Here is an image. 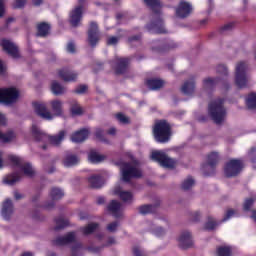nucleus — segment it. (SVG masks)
<instances>
[{
  "label": "nucleus",
  "mask_w": 256,
  "mask_h": 256,
  "mask_svg": "<svg viewBox=\"0 0 256 256\" xmlns=\"http://www.w3.org/2000/svg\"><path fill=\"white\" fill-rule=\"evenodd\" d=\"M32 105L36 115L44 119V121H53L55 117H63V102L61 100H52L50 102L52 113L47 109V105L43 103L34 102Z\"/></svg>",
  "instance_id": "nucleus-1"
},
{
  "label": "nucleus",
  "mask_w": 256,
  "mask_h": 256,
  "mask_svg": "<svg viewBox=\"0 0 256 256\" xmlns=\"http://www.w3.org/2000/svg\"><path fill=\"white\" fill-rule=\"evenodd\" d=\"M31 133L32 137H34L35 141L38 143H41V141H47L48 139L51 145H54V147H59V145L63 143L67 132L65 130H61L56 135L48 136L47 133L43 132V130L37 126V124H33L31 127Z\"/></svg>",
  "instance_id": "nucleus-2"
},
{
  "label": "nucleus",
  "mask_w": 256,
  "mask_h": 256,
  "mask_svg": "<svg viewBox=\"0 0 256 256\" xmlns=\"http://www.w3.org/2000/svg\"><path fill=\"white\" fill-rule=\"evenodd\" d=\"M153 135L156 143H169L173 135L171 124L165 120H158L153 127Z\"/></svg>",
  "instance_id": "nucleus-3"
},
{
  "label": "nucleus",
  "mask_w": 256,
  "mask_h": 256,
  "mask_svg": "<svg viewBox=\"0 0 256 256\" xmlns=\"http://www.w3.org/2000/svg\"><path fill=\"white\" fill-rule=\"evenodd\" d=\"M224 103L225 100L223 98H217L208 105V115L216 125H221V123L225 121L227 110H225V106H223Z\"/></svg>",
  "instance_id": "nucleus-4"
},
{
  "label": "nucleus",
  "mask_w": 256,
  "mask_h": 256,
  "mask_svg": "<svg viewBox=\"0 0 256 256\" xmlns=\"http://www.w3.org/2000/svg\"><path fill=\"white\" fill-rule=\"evenodd\" d=\"M243 169H245L243 158H232L224 164V177L226 179L239 177L240 173H243Z\"/></svg>",
  "instance_id": "nucleus-5"
},
{
  "label": "nucleus",
  "mask_w": 256,
  "mask_h": 256,
  "mask_svg": "<svg viewBox=\"0 0 256 256\" xmlns=\"http://www.w3.org/2000/svg\"><path fill=\"white\" fill-rule=\"evenodd\" d=\"M123 183H131L132 179H141L143 173L131 162H123L120 166Z\"/></svg>",
  "instance_id": "nucleus-6"
},
{
  "label": "nucleus",
  "mask_w": 256,
  "mask_h": 256,
  "mask_svg": "<svg viewBox=\"0 0 256 256\" xmlns=\"http://www.w3.org/2000/svg\"><path fill=\"white\" fill-rule=\"evenodd\" d=\"M151 159L155 163H158L160 167L164 169H175L177 167V159L168 157L165 152L153 151L151 154Z\"/></svg>",
  "instance_id": "nucleus-7"
},
{
  "label": "nucleus",
  "mask_w": 256,
  "mask_h": 256,
  "mask_svg": "<svg viewBox=\"0 0 256 256\" xmlns=\"http://www.w3.org/2000/svg\"><path fill=\"white\" fill-rule=\"evenodd\" d=\"M179 47V44H177L173 40H154L152 41V51L155 53H168V51H173L174 49H177Z\"/></svg>",
  "instance_id": "nucleus-8"
},
{
  "label": "nucleus",
  "mask_w": 256,
  "mask_h": 256,
  "mask_svg": "<svg viewBox=\"0 0 256 256\" xmlns=\"http://www.w3.org/2000/svg\"><path fill=\"white\" fill-rule=\"evenodd\" d=\"M17 99H19V90L17 88H0V103L13 105V103H17Z\"/></svg>",
  "instance_id": "nucleus-9"
},
{
  "label": "nucleus",
  "mask_w": 256,
  "mask_h": 256,
  "mask_svg": "<svg viewBox=\"0 0 256 256\" xmlns=\"http://www.w3.org/2000/svg\"><path fill=\"white\" fill-rule=\"evenodd\" d=\"M235 83L238 89L247 88V64L245 62H240L236 66L235 72Z\"/></svg>",
  "instance_id": "nucleus-10"
},
{
  "label": "nucleus",
  "mask_w": 256,
  "mask_h": 256,
  "mask_svg": "<svg viewBox=\"0 0 256 256\" xmlns=\"http://www.w3.org/2000/svg\"><path fill=\"white\" fill-rule=\"evenodd\" d=\"M156 16V18H153L148 24H146L145 28L149 33L163 35L167 33V30L165 29V22L163 21V18H161V15Z\"/></svg>",
  "instance_id": "nucleus-11"
},
{
  "label": "nucleus",
  "mask_w": 256,
  "mask_h": 256,
  "mask_svg": "<svg viewBox=\"0 0 256 256\" xmlns=\"http://www.w3.org/2000/svg\"><path fill=\"white\" fill-rule=\"evenodd\" d=\"M174 11L178 19H187L193 14V5L187 0H180L178 5L174 7Z\"/></svg>",
  "instance_id": "nucleus-12"
},
{
  "label": "nucleus",
  "mask_w": 256,
  "mask_h": 256,
  "mask_svg": "<svg viewBox=\"0 0 256 256\" xmlns=\"http://www.w3.org/2000/svg\"><path fill=\"white\" fill-rule=\"evenodd\" d=\"M0 45L3 48V51H5L9 57H12V59H19L21 57L19 47L11 42V40L2 39Z\"/></svg>",
  "instance_id": "nucleus-13"
},
{
  "label": "nucleus",
  "mask_w": 256,
  "mask_h": 256,
  "mask_svg": "<svg viewBox=\"0 0 256 256\" xmlns=\"http://www.w3.org/2000/svg\"><path fill=\"white\" fill-rule=\"evenodd\" d=\"M69 23L71 27L77 29V27H81V21H83V6H76L69 14Z\"/></svg>",
  "instance_id": "nucleus-14"
},
{
  "label": "nucleus",
  "mask_w": 256,
  "mask_h": 256,
  "mask_svg": "<svg viewBox=\"0 0 256 256\" xmlns=\"http://www.w3.org/2000/svg\"><path fill=\"white\" fill-rule=\"evenodd\" d=\"M99 24L97 22L92 21L90 22L88 28V43L90 47L95 48L97 47V43H99Z\"/></svg>",
  "instance_id": "nucleus-15"
},
{
  "label": "nucleus",
  "mask_w": 256,
  "mask_h": 256,
  "mask_svg": "<svg viewBox=\"0 0 256 256\" xmlns=\"http://www.w3.org/2000/svg\"><path fill=\"white\" fill-rule=\"evenodd\" d=\"M81 162V158H79V155L77 153L67 150L64 152L63 158H62V165L66 168L76 167L78 163Z\"/></svg>",
  "instance_id": "nucleus-16"
},
{
  "label": "nucleus",
  "mask_w": 256,
  "mask_h": 256,
  "mask_svg": "<svg viewBox=\"0 0 256 256\" xmlns=\"http://www.w3.org/2000/svg\"><path fill=\"white\" fill-rule=\"evenodd\" d=\"M75 239V232H68L65 236H58L56 239L52 240V245L54 247H64V245L75 243Z\"/></svg>",
  "instance_id": "nucleus-17"
},
{
  "label": "nucleus",
  "mask_w": 256,
  "mask_h": 256,
  "mask_svg": "<svg viewBox=\"0 0 256 256\" xmlns=\"http://www.w3.org/2000/svg\"><path fill=\"white\" fill-rule=\"evenodd\" d=\"M58 77H60V79L66 83H73L77 81L79 74L69 68H62L58 70Z\"/></svg>",
  "instance_id": "nucleus-18"
},
{
  "label": "nucleus",
  "mask_w": 256,
  "mask_h": 256,
  "mask_svg": "<svg viewBox=\"0 0 256 256\" xmlns=\"http://www.w3.org/2000/svg\"><path fill=\"white\" fill-rule=\"evenodd\" d=\"M129 63H131V59L129 58H117L114 68L115 74L125 75L129 71Z\"/></svg>",
  "instance_id": "nucleus-19"
},
{
  "label": "nucleus",
  "mask_w": 256,
  "mask_h": 256,
  "mask_svg": "<svg viewBox=\"0 0 256 256\" xmlns=\"http://www.w3.org/2000/svg\"><path fill=\"white\" fill-rule=\"evenodd\" d=\"M178 243L180 249H191V247H193V236L191 235V232H182L180 237L178 238Z\"/></svg>",
  "instance_id": "nucleus-20"
},
{
  "label": "nucleus",
  "mask_w": 256,
  "mask_h": 256,
  "mask_svg": "<svg viewBox=\"0 0 256 256\" xmlns=\"http://www.w3.org/2000/svg\"><path fill=\"white\" fill-rule=\"evenodd\" d=\"M144 84L149 91H159V89L165 87V81L161 78H147L145 79Z\"/></svg>",
  "instance_id": "nucleus-21"
},
{
  "label": "nucleus",
  "mask_w": 256,
  "mask_h": 256,
  "mask_svg": "<svg viewBox=\"0 0 256 256\" xmlns=\"http://www.w3.org/2000/svg\"><path fill=\"white\" fill-rule=\"evenodd\" d=\"M51 35V24L47 22H40L36 25V37H49Z\"/></svg>",
  "instance_id": "nucleus-22"
},
{
  "label": "nucleus",
  "mask_w": 256,
  "mask_h": 256,
  "mask_svg": "<svg viewBox=\"0 0 256 256\" xmlns=\"http://www.w3.org/2000/svg\"><path fill=\"white\" fill-rule=\"evenodd\" d=\"M90 189H101L104 185L103 176L99 174H93L87 178Z\"/></svg>",
  "instance_id": "nucleus-23"
},
{
  "label": "nucleus",
  "mask_w": 256,
  "mask_h": 256,
  "mask_svg": "<svg viewBox=\"0 0 256 256\" xmlns=\"http://www.w3.org/2000/svg\"><path fill=\"white\" fill-rule=\"evenodd\" d=\"M144 5L152 11L154 15H161V9H163V4H161V0H143Z\"/></svg>",
  "instance_id": "nucleus-24"
},
{
  "label": "nucleus",
  "mask_w": 256,
  "mask_h": 256,
  "mask_svg": "<svg viewBox=\"0 0 256 256\" xmlns=\"http://www.w3.org/2000/svg\"><path fill=\"white\" fill-rule=\"evenodd\" d=\"M89 138V130L86 128H82L76 132H74L71 136V141L73 143H83L86 139Z\"/></svg>",
  "instance_id": "nucleus-25"
},
{
  "label": "nucleus",
  "mask_w": 256,
  "mask_h": 256,
  "mask_svg": "<svg viewBox=\"0 0 256 256\" xmlns=\"http://www.w3.org/2000/svg\"><path fill=\"white\" fill-rule=\"evenodd\" d=\"M2 217L6 219V221H9L11 219V216L13 215V202L11 199L7 198L2 205Z\"/></svg>",
  "instance_id": "nucleus-26"
},
{
  "label": "nucleus",
  "mask_w": 256,
  "mask_h": 256,
  "mask_svg": "<svg viewBox=\"0 0 256 256\" xmlns=\"http://www.w3.org/2000/svg\"><path fill=\"white\" fill-rule=\"evenodd\" d=\"M181 92L184 95H193L195 93V77L186 80L181 87Z\"/></svg>",
  "instance_id": "nucleus-27"
},
{
  "label": "nucleus",
  "mask_w": 256,
  "mask_h": 256,
  "mask_svg": "<svg viewBox=\"0 0 256 256\" xmlns=\"http://www.w3.org/2000/svg\"><path fill=\"white\" fill-rule=\"evenodd\" d=\"M219 161H221V156H219V152L213 151L207 155L206 163L210 165L212 172L215 170V167L219 165Z\"/></svg>",
  "instance_id": "nucleus-28"
},
{
  "label": "nucleus",
  "mask_w": 256,
  "mask_h": 256,
  "mask_svg": "<svg viewBox=\"0 0 256 256\" xmlns=\"http://www.w3.org/2000/svg\"><path fill=\"white\" fill-rule=\"evenodd\" d=\"M53 95H55L56 97H59L61 95H65L66 93V89L63 85H61V83H59L57 80H53L51 83V87H50Z\"/></svg>",
  "instance_id": "nucleus-29"
},
{
  "label": "nucleus",
  "mask_w": 256,
  "mask_h": 256,
  "mask_svg": "<svg viewBox=\"0 0 256 256\" xmlns=\"http://www.w3.org/2000/svg\"><path fill=\"white\" fill-rule=\"evenodd\" d=\"M106 209L109 213H112L114 217H119V211H121V202L111 200Z\"/></svg>",
  "instance_id": "nucleus-30"
},
{
  "label": "nucleus",
  "mask_w": 256,
  "mask_h": 256,
  "mask_svg": "<svg viewBox=\"0 0 256 256\" xmlns=\"http://www.w3.org/2000/svg\"><path fill=\"white\" fill-rule=\"evenodd\" d=\"M115 194L118 195L124 203H133V193L131 191L115 190Z\"/></svg>",
  "instance_id": "nucleus-31"
},
{
  "label": "nucleus",
  "mask_w": 256,
  "mask_h": 256,
  "mask_svg": "<svg viewBox=\"0 0 256 256\" xmlns=\"http://www.w3.org/2000/svg\"><path fill=\"white\" fill-rule=\"evenodd\" d=\"M49 197L52 201H59L60 199H63V197H65V193L60 188L53 187L50 190Z\"/></svg>",
  "instance_id": "nucleus-32"
},
{
  "label": "nucleus",
  "mask_w": 256,
  "mask_h": 256,
  "mask_svg": "<svg viewBox=\"0 0 256 256\" xmlns=\"http://www.w3.org/2000/svg\"><path fill=\"white\" fill-rule=\"evenodd\" d=\"M221 81H222L221 77H216V78L208 77L203 80V85L204 87H206V89H215V86L218 83H221Z\"/></svg>",
  "instance_id": "nucleus-33"
},
{
  "label": "nucleus",
  "mask_w": 256,
  "mask_h": 256,
  "mask_svg": "<svg viewBox=\"0 0 256 256\" xmlns=\"http://www.w3.org/2000/svg\"><path fill=\"white\" fill-rule=\"evenodd\" d=\"M218 225H219V222L215 221L213 216H208L203 229H204V231H215V229H217Z\"/></svg>",
  "instance_id": "nucleus-34"
},
{
  "label": "nucleus",
  "mask_w": 256,
  "mask_h": 256,
  "mask_svg": "<svg viewBox=\"0 0 256 256\" xmlns=\"http://www.w3.org/2000/svg\"><path fill=\"white\" fill-rule=\"evenodd\" d=\"M99 229V223L92 222L81 229L83 235H93Z\"/></svg>",
  "instance_id": "nucleus-35"
},
{
  "label": "nucleus",
  "mask_w": 256,
  "mask_h": 256,
  "mask_svg": "<svg viewBox=\"0 0 256 256\" xmlns=\"http://www.w3.org/2000/svg\"><path fill=\"white\" fill-rule=\"evenodd\" d=\"M56 226L54 227V231H61V229H65V227H69V220L64 219L63 217L55 218Z\"/></svg>",
  "instance_id": "nucleus-36"
},
{
  "label": "nucleus",
  "mask_w": 256,
  "mask_h": 256,
  "mask_svg": "<svg viewBox=\"0 0 256 256\" xmlns=\"http://www.w3.org/2000/svg\"><path fill=\"white\" fill-rule=\"evenodd\" d=\"M88 159L91 163H101L105 157L97 153V151L91 150L88 154Z\"/></svg>",
  "instance_id": "nucleus-37"
},
{
  "label": "nucleus",
  "mask_w": 256,
  "mask_h": 256,
  "mask_svg": "<svg viewBox=\"0 0 256 256\" xmlns=\"http://www.w3.org/2000/svg\"><path fill=\"white\" fill-rule=\"evenodd\" d=\"M138 211L140 215H149V213H153L155 211V205L153 204H144L139 206Z\"/></svg>",
  "instance_id": "nucleus-38"
},
{
  "label": "nucleus",
  "mask_w": 256,
  "mask_h": 256,
  "mask_svg": "<svg viewBox=\"0 0 256 256\" xmlns=\"http://www.w3.org/2000/svg\"><path fill=\"white\" fill-rule=\"evenodd\" d=\"M21 171H23L26 177H35V171L33 170V166L31 163H26L20 166Z\"/></svg>",
  "instance_id": "nucleus-39"
},
{
  "label": "nucleus",
  "mask_w": 256,
  "mask_h": 256,
  "mask_svg": "<svg viewBox=\"0 0 256 256\" xmlns=\"http://www.w3.org/2000/svg\"><path fill=\"white\" fill-rule=\"evenodd\" d=\"M246 106L248 107V109H256V93L255 92H251L246 97Z\"/></svg>",
  "instance_id": "nucleus-40"
},
{
  "label": "nucleus",
  "mask_w": 256,
  "mask_h": 256,
  "mask_svg": "<svg viewBox=\"0 0 256 256\" xmlns=\"http://www.w3.org/2000/svg\"><path fill=\"white\" fill-rule=\"evenodd\" d=\"M94 136L98 141H101V143H109V139L105 137V130L103 128H96Z\"/></svg>",
  "instance_id": "nucleus-41"
},
{
  "label": "nucleus",
  "mask_w": 256,
  "mask_h": 256,
  "mask_svg": "<svg viewBox=\"0 0 256 256\" xmlns=\"http://www.w3.org/2000/svg\"><path fill=\"white\" fill-rule=\"evenodd\" d=\"M18 181H21V176L17 172L8 175L5 179V183H7V185H15Z\"/></svg>",
  "instance_id": "nucleus-42"
},
{
  "label": "nucleus",
  "mask_w": 256,
  "mask_h": 256,
  "mask_svg": "<svg viewBox=\"0 0 256 256\" xmlns=\"http://www.w3.org/2000/svg\"><path fill=\"white\" fill-rule=\"evenodd\" d=\"M217 172V167H214V170L211 169V165L206 162V164L202 167V173L204 177H213Z\"/></svg>",
  "instance_id": "nucleus-43"
},
{
  "label": "nucleus",
  "mask_w": 256,
  "mask_h": 256,
  "mask_svg": "<svg viewBox=\"0 0 256 256\" xmlns=\"http://www.w3.org/2000/svg\"><path fill=\"white\" fill-rule=\"evenodd\" d=\"M218 256H231L233 251L229 246H219L216 250Z\"/></svg>",
  "instance_id": "nucleus-44"
},
{
  "label": "nucleus",
  "mask_w": 256,
  "mask_h": 256,
  "mask_svg": "<svg viewBox=\"0 0 256 256\" xmlns=\"http://www.w3.org/2000/svg\"><path fill=\"white\" fill-rule=\"evenodd\" d=\"M70 113L73 117L81 116L83 115V108H81V106H79V104L75 102L70 107Z\"/></svg>",
  "instance_id": "nucleus-45"
},
{
  "label": "nucleus",
  "mask_w": 256,
  "mask_h": 256,
  "mask_svg": "<svg viewBox=\"0 0 256 256\" xmlns=\"http://www.w3.org/2000/svg\"><path fill=\"white\" fill-rule=\"evenodd\" d=\"M193 185H195V179H193V177L188 176L187 179H185L182 182V189L183 191H189V189H191V187H193Z\"/></svg>",
  "instance_id": "nucleus-46"
},
{
  "label": "nucleus",
  "mask_w": 256,
  "mask_h": 256,
  "mask_svg": "<svg viewBox=\"0 0 256 256\" xmlns=\"http://www.w3.org/2000/svg\"><path fill=\"white\" fill-rule=\"evenodd\" d=\"M235 29V22H229L225 24L224 26L219 28V33L221 35H225V33H229L230 31H233Z\"/></svg>",
  "instance_id": "nucleus-47"
},
{
  "label": "nucleus",
  "mask_w": 256,
  "mask_h": 256,
  "mask_svg": "<svg viewBox=\"0 0 256 256\" xmlns=\"http://www.w3.org/2000/svg\"><path fill=\"white\" fill-rule=\"evenodd\" d=\"M255 201H256L255 198H246L243 203V211H246L247 213H249L253 205H255Z\"/></svg>",
  "instance_id": "nucleus-48"
},
{
  "label": "nucleus",
  "mask_w": 256,
  "mask_h": 256,
  "mask_svg": "<svg viewBox=\"0 0 256 256\" xmlns=\"http://www.w3.org/2000/svg\"><path fill=\"white\" fill-rule=\"evenodd\" d=\"M8 161H10V163H12V165H14L15 167H21V165H22L21 158L16 155H9Z\"/></svg>",
  "instance_id": "nucleus-49"
},
{
  "label": "nucleus",
  "mask_w": 256,
  "mask_h": 256,
  "mask_svg": "<svg viewBox=\"0 0 256 256\" xmlns=\"http://www.w3.org/2000/svg\"><path fill=\"white\" fill-rule=\"evenodd\" d=\"M104 247H107V245H104V244H102L101 246L90 245L86 248V251H89L90 253H101Z\"/></svg>",
  "instance_id": "nucleus-50"
},
{
  "label": "nucleus",
  "mask_w": 256,
  "mask_h": 256,
  "mask_svg": "<svg viewBox=\"0 0 256 256\" xmlns=\"http://www.w3.org/2000/svg\"><path fill=\"white\" fill-rule=\"evenodd\" d=\"M40 207L45 211H51L55 209V200L46 201L43 205H40Z\"/></svg>",
  "instance_id": "nucleus-51"
},
{
  "label": "nucleus",
  "mask_w": 256,
  "mask_h": 256,
  "mask_svg": "<svg viewBox=\"0 0 256 256\" xmlns=\"http://www.w3.org/2000/svg\"><path fill=\"white\" fill-rule=\"evenodd\" d=\"M216 72L218 75H224V77H227L229 75V70L227 69V66L220 64L216 67Z\"/></svg>",
  "instance_id": "nucleus-52"
},
{
  "label": "nucleus",
  "mask_w": 256,
  "mask_h": 256,
  "mask_svg": "<svg viewBox=\"0 0 256 256\" xmlns=\"http://www.w3.org/2000/svg\"><path fill=\"white\" fill-rule=\"evenodd\" d=\"M89 89V87L85 84H80L74 91V93H76L77 95H83L85 93H87V90Z\"/></svg>",
  "instance_id": "nucleus-53"
},
{
  "label": "nucleus",
  "mask_w": 256,
  "mask_h": 256,
  "mask_svg": "<svg viewBox=\"0 0 256 256\" xmlns=\"http://www.w3.org/2000/svg\"><path fill=\"white\" fill-rule=\"evenodd\" d=\"M27 5V0H15L13 4V9H25Z\"/></svg>",
  "instance_id": "nucleus-54"
},
{
  "label": "nucleus",
  "mask_w": 256,
  "mask_h": 256,
  "mask_svg": "<svg viewBox=\"0 0 256 256\" xmlns=\"http://www.w3.org/2000/svg\"><path fill=\"white\" fill-rule=\"evenodd\" d=\"M116 117L118 121H120V123H123L124 125H129V123H131V121L129 120V117L125 116V114L123 113H118Z\"/></svg>",
  "instance_id": "nucleus-55"
},
{
  "label": "nucleus",
  "mask_w": 256,
  "mask_h": 256,
  "mask_svg": "<svg viewBox=\"0 0 256 256\" xmlns=\"http://www.w3.org/2000/svg\"><path fill=\"white\" fill-rule=\"evenodd\" d=\"M119 227V221H114L112 223H109L106 227L107 231L110 233H115L117 231V228Z\"/></svg>",
  "instance_id": "nucleus-56"
},
{
  "label": "nucleus",
  "mask_w": 256,
  "mask_h": 256,
  "mask_svg": "<svg viewBox=\"0 0 256 256\" xmlns=\"http://www.w3.org/2000/svg\"><path fill=\"white\" fill-rule=\"evenodd\" d=\"M0 139H1V141H3L4 143H9V141H11V139H13V133L10 132V133H7V134H3V133L0 131Z\"/></svg>",
  "instance_id": "nucleus-57"
},
{
  "label": "nucleus",
  "mask_w": 256,
  "mask_h": 256,
  "mask_svg": "<svg viewBox=\"0 0 256 256\" xmlns=\"http://www.w3.org/2000/svg\"><path fill=\"white\" fill-rule=\"evenodd\" d=\"M191 221L193 223H199L201 221V212L196 211L194 213H191Z\"/></svg>",
  "instance_id": "nucleus-58"
},
{
  "label": "nucleus",
  "mask_w": 256,
  "mask_h": 256,
  "mask_svg": "<svg viewBox=\"0 0 256 256\" xmlns=\"http://www.w3.org/2000/svg\"><path fill=\"white\" fill-rule=\"evenodd\" d=\"M251 163H256V147H252L248 152Z\"/></svg>",
  "instance_id": "nucleus-59"
},
{
  "label": "nucleus",
  "mask_w": 256,
  "mask_h": 256,
  "mask_svg": "<svg viewBox=\"0 0 256 256\" xmlns=\"http://www.w3.org/2000/svg\"><path fill=\"white\" fill-rule=\"evenodd\" d=\"M119 39H121V36H112L107 39V45H117L119 43Z\"/></svg>",
  "instance_id": "nucleus-60"
},
{
  "label": "nucleus",
  "mask_w": 256,
  "mask_h": 256,
  "mask_svg": "<svg viewBox=\"0 0 256 256\" xmlns=\"http://www.w3.org/2000/svg\"><path fill=\"white\" fill-rule=\"evenodd\" d=\"M233 215H235V210L233 209L227 210L224 218L222 219V223H225V221H229V218L233 217Z\"/></svg>",
  "instance_id": "nucleus-61"
},
{
  "label": "nucleus",
  "mask_w": 256,
  "mask_h": 256,
  "mask_svg": "<svg viewBox=\"0 0 256 256\" xmlns=\"http://www.w3.org/2000/svg\"><path fill=\"white\" fill-rule=\"evenodd\" d=\"M141 34L128 37V43H135V41H141Z\"/></svg>",
  "instance_id": "nucleus-62"
},
{
  "label": "nucleus",
  "mask_w": 256,
  "mask_h": 256,
  "mask_svg": "<svg viewBox=\"0 0 256 256\" xmlns=\"http://www.w3.org/2000/svg\"><path fill=\"white\" fill-rule=\"evenodd\" d=\"M5 17V2L0 0V19Z\"/></svg>",
  "instance_id": "nucleus-63"
},
{
  "label": "nucleus",
  "mask_w": 256,
  "mask_h": 256,
  "mask_svg": "<svg viewBox=\"0 0 256 256\" xmlns=\"http://www.w3.org/2000/svg\"><path fill=\"white\" fill-rule=\"evenodd\" d=\"M66 50L68 51V53H75V43L74 42H69L67 45Z\"/></svg>",
  "instance_id": "nucleus-64"
}]
</instances>
